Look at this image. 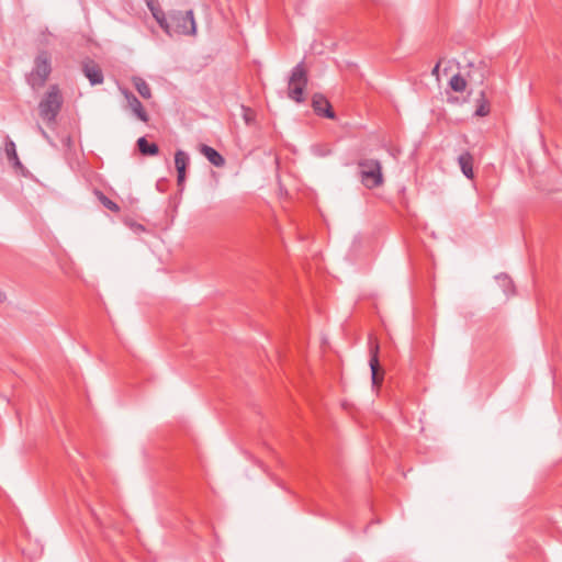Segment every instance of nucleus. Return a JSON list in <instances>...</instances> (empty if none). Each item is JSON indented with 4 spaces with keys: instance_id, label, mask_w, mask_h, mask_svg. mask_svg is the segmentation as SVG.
Listing matches in <instances>:
<instances>
[{
    "instance_id": "obj_19",
    "label": "nucleus",
    "mask_w": 562,
    "mask_h": 562,
    "mask_svg": "<svg viewBox=\"0 0 562 562\" xmlns=\"http://www.w3.org/2000/svg\"><path fill=\"white\" fill-rule=\"evenodd\" d=\"M449 86L456 92H463L467 88V81L460 74H456L451 77Z\"/></svg>"
},
{
    "instance_id": "obj_8",
    "label": "nucleus",
    "mask_w": 562,
    "mask_h": 562,
    "mask_svg": "<svg viewBox=\"0 0 562 562\" xmlns=\"http://www.w3.org/2000/svg\"><path fill=\"white\" fill-rule=\"evenodd\" d=\"M82 72L88 78L92 86L101 85L104 80L102 69L91 58H87L82 61Z\"/></svg>"
},
{
    "instance_id": "obj_16",
    "label": "nucleus",
    "mask_w": 562,
    "mask_h": 562,
    "mask_svg": "<svg viewBox=\"0 0 562 562\" xmlns=\"http://www.w3.org/2000/svg\"><path fill=\"white\" fill-rule=\"evenodd\" d=\"M133 83L137 92L144 98V99H150L151 98V89L149 85L140 77L133 78Z\"/></svg>"
},
{
    "instance_id": "obj_9",
    "label": "nucleus",
    "mask_w": 562,
    "mask_h": 562,
    "mask_svg": "<svg viewBox=\"0 0 562 562\" xmlns=\"http://www.w3.org/2000/svg\"><path fill=\"white\" fill-rule=\"evenodd\" d=\"M190 158L189 155L183 150H177L175 154V166L177 169V184L178 187H183L186 181V171L189 166Z\"/></svg>"
},
{
    "instance_id": "obj_6",
    "label": "nucleus",
    "mask_w": 562,
    "mask_h": 562,
    "mask_svg": "<svg viewBox=\"0 0 562 562\" xmlns=\"http://www.w3.org/2000/svg\"><path fill=\"white\" fill-rule=\"evenodd\" d=\"M379 351H380V345L376 338L370 336L369 337V352H370V360L369 366L371 369V380L373 386H380L383 381V374L384 371L381 369L380 361H379Z\"/></svg>"
},
{
    "instance_id": "obj_12",
    "label": "nucleus",
    "mask_w": 562,
    "mask_h": 562,
    "mask_svg": "<svg viewBox=\"0 0 562 562\" xmlns=\"http://www.w3.org/2000/svg\"><path fill=\"white\" fill-rule=\"evenodd\" d=\"M473 161L474 158L470 151H464L458 157V164L462 173L471 180L474 178Z\"/></svg>"
},
{
    "instance_id": "obj_22",
    "label": "nucleus",
    "mask_w": 562,
    "mask_h": 562,
    "mask_svg": "<svg viewBox=\"0 0 562 562\" xmlns=\"http://www.w3.org/2000/svg\"><path fill=\"white\" fill-rule=\"evenodd\" d=\"M5 300V294L0 290V302Z\"/></svg>"
},
{
    "instance_id": "obj_13",
    "label": "nucleus",
    "mask_w": 562,
    "mask_h": 562,
    "mask_svg": "<svg viewBox=\"0 0 562 562\" xmlns=\"http://www.w3.org/2000/svg\"><path fill=\"white\" fill-rule=\"evenodd\" d=\"M200 151L215 167H223L225 165L224 157L213 147L203 144L200 147Z\"/></svg>"
},
{
    "instance_id": "obj_4",
    "label": "nucleus",
    "mask_w": 562,
    "mask_h": 562,
    "mask_svg": "<svg viewBox=\"0 0 562 562\" xmlns=\"http://www.w3.org/2000/svg\"><path fill=\"white\" fill-rule=\"evenodd\" d=\"M308 83V72L304 61H300L291 70L288 80V97L296 103L305 101L304 90Z\"/></svg>"
},
{
    "instance_id": "obj_18",
    "label": "nucleus",
    "mask_w": 562,
    "mask_h": 562,
    "mask_svg": "<svg viewBox=\"0 0 562 562\" xmlns=\"http://www.w3.org/2000/svg\"><path fill=\"white\" fill-rule=\"evenodd\" d=\"M477 106L475 110V115L477 116H486L490 113L491 106L488 100L485 98L484 91L480 93V98L476 100Z\"/></svg>"
},
{
    "instance_id": "obj_2",
    "label": "nucleus",
    "mask_w": 562,
    "mask_h": 562,
    "mask_svg": "<svg viewBox=\"0 0 562 562\" xmlns=\"http://www.w3.org/2000/svg\"><path fill=\"white\" fill-rule=\"evenodd\" d=\"M52 74V57L47 50H40L34 58L32 70L25 76L27 85L36 91L43 88Z\"/></svg>"
},
{
    "instance_id": "obj_3",
    "label": "nucleus",
    "mask_w": 562,
    "mask_h": 562,
    "mask_svg": "<svg viewBox=\"0 0 562 562\" xmlns=\"http://www.w3.org/2000/svg\"><path fill=\"white\" fill-rule=\"evenodd\" d=\"M64 98L57 85H52L38 104L40 116L48 125L56 122Z\"/></svg>"
},
{
    "instance_id": "obj_5",
    "label": "nucleus",
    "mask_w": 562,
    "mask_h": 562,
    "mask_svg": "<svg viewBox=\"0 0 562 562\" xmlns=\"http://www.w3.org/2000/svg\"><path fill=\"white\" fill-rule=\"evenodd\" d=\"M359 178L367 189L381 187L384 182L382 165L376 159H361L358 161Z\"/></svg>"
},
{
    "instance_id": "obj_10",
    "label": "nucleus",
    "mask_w": 562,
    "mask_h": 562,
    "mask_svg": "<svg viewBox=\"0 0 562 562\" xmlns=\"http://www.w3.org/2000/svg\"><path fill=\"white\" fill-rule=\"evenodd\" d=\"M125 98L127 100L128 106L132 110V112L136 115L138 120H140L144 123H148L149 115L145 111L142 102L136 98L135 94H133L130 91H124Z\"/></svg>"
},
{
    "instance_id": "obj_11",
    "label": "nucleus",
    "mask_w": 562,
    "mask_h": 562,
    "mask_svg": "<svg viewBox=\"0 0 562 562\" xmlns=\"http://www.w3.org/2000/svg\"><path fill=\"white\" fill-rule=\"evenodd\" d=\"M4 151L7 159L12 165V167L16 170H20L24 175L25 168L19 159L15 143L9 137H7L4 143Z\"/></svg>"
},
{
    "instance_id": "obj_17",
    "label": "nucleus",
    "mask_w": 562,
    "mask_h": 562,
    "mask_svg": "<svg viewBox=\"0 0 562 562\" xmlns=\"http://www.w3.org/2000/svg\"><path fill=\"white\" fill-rule=\"evenodd\" d=\"M94 194L95 196L98 198L99 202L108 210L114 212V213H119L120 212V206L117 203H115L114 201H112L111 199H109L102 191L100 190H95L94 191Z\"/></svg>"
},
{
    "instance_id": "obj_14",
    "label": "nucleus",
    "mask_w": 562,
    "mask_h": 562,
    "mask_svg": "<svg viewBox=\"0 0 562 562\" xmlns=\"http://www.w3.org/2000/svg\"><path fill=\"white\" fill-rule=\"evenodd\" d=\"M145 1H146V5L149 9V11L151 12L154 19L159 24V26H161L162 23L165 22L167 14L160 8L158 0H145Z\"/></svg>"
},
{
    "instance_id": "obj_23",
    "label": "nucleus",
    "mask_w": 562,
    "mask_h": 562,
    "mask_svg": "<svg viewBox=\"0 0 562 562\" xmlns=\"http://www.w3.org/2000/svg\"><path fill=\"white\" fill-rule=\"evenodd\" d=\"M245 120L248 123L249 122V115L245 114Z\"/></svg>"
},
{
    "instance_id": "obj_20",
    "label": "nucleus",
    "mask_w": 562,
    "mask_h": 562,
    "mask_svg": "<svg viewBox=\"0 0 562 562\" xmlns=\"http://www.w3.org/2000/svg\"><path fill=\"white\" fill-rule=\"evenodd\" d=\"M125 224L135 233V234H140L143 232H145V227L144 225L139 224V223H136L132 220H125Z\"/></svg>"
},
{
    "instance_id": "obj_7",
    "label": "nucleus",
    "mask_w": 562,
    "mask_h": 562,
    "mask_svg": "<svg viewBox=\"0 0 562 562\" xmlns=\"http://www.w3.org/2000/svg\"><path fill=\"white\" fill-rule=\"evenodd\" d=\"M312 108L318 116H324L330 120L336 117L328 99L322 93H314L312 97Z\"/></svg>"
},
{
    "instance_id": "obj_1",
    "label": "nucleus",
    "mask_w": 562,
    "mask_h": 562,
    "mask_svg": "<svg viewBox=\"0 0 562 562\" xmlns=\"http://www.w3.org/2000/svg\"><path fill=\"white\" fill-rule=\"evenodd\" d=\"M169 36L195 35L196 23L192 10L170 11L160 26Z\"/></svg>"
},
{
    "instance_id": "obj_21",
    "label": "nucleus",
    "mask_w": 562,
    "mask_h": 562,
    "mask_svg": "<svg viewBox=\"0 0 562 562\" xmlns=\"http://www.w3.org/2000/svg\"><path fill=\"white\" fill-rule=\"evenodd\" d=\"M440 65H441V63H440V61H438V63L435 65V67L432 68L431 74H432L434 76H438V75H439V68H440Z\"/></svg>"
},
{
    "instance_id": "obj_15",
    "label": "nucleus",
    "mask_w": 562,
    "mask_h": 562,
    "mask_svg": "<svg viewBox=\"0 0 562 562\" xmlns=\"http://www.w3.org/2000/svg\"><path fill=\"white\" fill-rule=\"evenodd\" d=\"M137 147L140 154L145 156H155L159 153L158 145L155 143H148L145 137H139L137 139Z\"/></svg>"
}]
</instances>
